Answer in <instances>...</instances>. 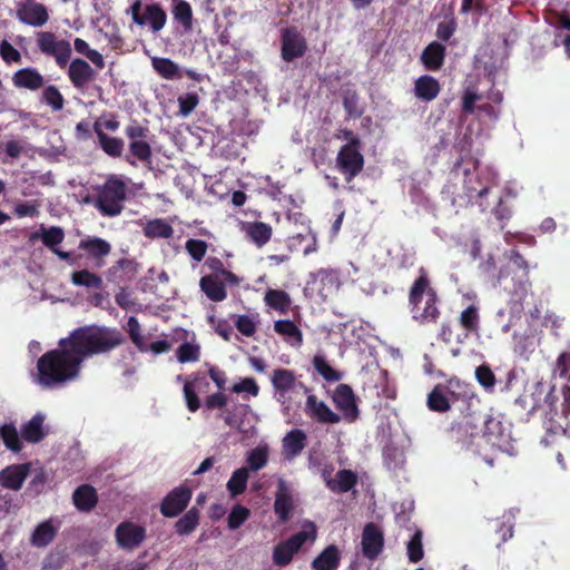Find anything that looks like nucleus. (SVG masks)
Masks as SVG:
<instances>
[{
  "mask_svg": "<svg viewBox=\"0 0 570 570\" xmlns=\"http://www.w3.org/2000/svg\"><path fill=\"white\" fill-rule=\"evenodd\" d=\"M232 392L234 393H248L253 396H257L259 393V386L253 377H245L239 383H236L232 386Z\"/></svg>",
  "mask_w": 570,
  "mask_h": 570,
  "instance_id": "63",
  "label": "nucleus"
},
{
  "mask_svg": "<svg viewBox=\"0 0 570 570\" xmlns=\"http://www.w3.org/2000/svg\"><path fill=\"white\" fill-rule=\"evenodd\" d=\"M199 102V97L196 92H188L178 97L179 112L183 116L190 115Z\"/></svg>",
  "mask_w": 570,
  "mask_h": 570,
  "instance_id": "61",
  "label": "nucleus"
},
{
  "mask_svg": "<svg viewBox=\"0 0 570 570\" xmlns=\"http://www.w3.org/2000/svg\"><path fill=\"white\" fill-rule=\"evenodd\" d=\"M426 405L429 410L438 413H445L451 409L443 384H436L428 394Z\"/></svg>",
  "mask_w": 570,
  "mask_h": 570,
  "instance_id": "45",
  "label": "nucleus"
},
{
  "mask_svg": "<svg viewBox=\"0 0 570 570\" xmlns=\"http://www.w3.org/2000/svg\"><path fill=\"white\" fill-rule=\"evenodd\" d=\"M144 235L147 238H170L174 234L173 226L163 218H155L148 220L144 226Z\"/></svg>",
  "mask_w": 570,
  "mask_h": 570,
  "instance_id": "40",
  "label": "nucleus"
},
{
  "mask_svg": "<svg viewBox=\"0 0 570 570\" xmlns=\"http://www.w3.org/2000/svg\"><path fill=\"white\" fill-rule=\"evenodd\" d=\"M309 530H302L288 539L281 541L274 547L273 550V562L278 567L288 566L294 556L298 553L306 541H314L316 539V527L313 522L308 524Z\"/></svg>",
  "mask_w": 570,
  "mask_h": 570,
  "instance_id": "6",
  "label": "nucleus"
},
{
  "mask_svg": "<svg viewBox=\"0 0 570 570\" xmlns=\"http://www.w3.org/2000/svg\"><path fill=\"white\" fill-rule=\"evenodd\" d=\"M45 415L36 413L28 422L21 426V438L28 443H39L42 441L47 432L43 426Z\"/></svg>",
  "mask_w": 570,
  "mask_h": 570,
  "instance_id": "32",
  "label": "nucleus"
},
{
  "mask_svg": "<svg viewBox=\"0 0 570 570\" xmlns=\"http://www.w3.org/2000/svg\"><path fill=\"white\" fill-rule=\"evenodd\" d=\"M558 396L554 386H550L543 382H537L524 389L515 401V407L519 409L520 415H531L541 411L547 419L549 414H557Z\"/></svg>",
  "mask_w": 570,
  "mask_h": 570,
  "instance_id": "4",
  "label": "nucleus"
},
{
  "mask_svg": "<svg viewBox=\"0 0 570 570\" xmlns=\"http://www.w3.org/2000/svg\"><path fill=\"white\" fill-rule=\"evenodd\" d=\"M180 363L196 362L199 358V347L190 343H183L177 350Z\"/></svg>",
  "mask_w": 570,
  "mask_h": 570,
  "instance_id": "60",
  "label": "nucleus"
},
{
  "mask_svg": "<svg viewBox=\"0 0 570 570\" xmlns=\"http://www.w3.org/2000/svg\"><path fill=\"white\" fill-rule=\"evenodd\" d=\"M127 326H128L127 330H128L129 337L132 341V343L136 345V347L140 352H147L148 346L145 342L144 336L141 335V328H140V324H139L137 317L130 316L128 318Z\"/></svg>",
  "mask_w": 570,
  "mask_h": 570,
  "instance_id": "56",
  "label": "nucleus"
},
{
  "mask_svg": "<svg viewBox=\"0 0 570 570\" xmlns=\"http://www.w3.org/2000/svg\"><path fill=\"white\" fill-rule=\"evenodd\" d=\"M264 302L268 307L281 313H287L292 303L291 296L287 292L273 288L266 291Z\"/></svg>",
  "mask_w": 570,
  "mask_h": 570,
  "instance_id": "42",
  "label": "nucleus"
},
{
  "mask_svg": "<svg viewBox=\"0 0 570 570\" xmlns=\"http://www.w3.org/2000/svg\"><path fill=\"white\" fill-rule=\"evenodd\" d=\"M274 331L285 337L292 340L293 345H301L303 343V334L298 326L291 320H278L274 323Z\"/></svg>",
  "mask_w": 570,
  "mask_h": 570,
  "instance_id": "47",
  "label": "nucleus"
},
{
  "mask_svg": "<svg viewBox=\"0 0 570 570\" xmlns=\"http://www.w3.org/2000/svg\"><path fill=\"white\" fill-rule=\"evenodd\" d=\"M205 266L212 271L210 274H217L218 277H223L227 284L232 286L239 285L240 278L232 271L225 268V265L220 258L209 256L205 261Z\"/></svg>",
  "mask_w": 570,
  "mask_h": 570,
  "instance_id": "49",
  "label": "nucleus"
},
{
  "mask_svg": "<svg viewBox=\"0 0 570 570\" xmlns=\"http://www.w3.org/2000/svg\"><path fill=\"white\" fill-rule=\"evenodd\" d=\"M271 383L278 401L285 399L286 394L293 391L296 385L303 386V383L297 382L294 371L281 367L273 370L271 373Z\"/></svg>",
  "mask_w": 570,
  "mask_h": 570,
  "instance_id": "21",
  "label": "nucleus"
},
{
  "mask_svg": "<svg viewBox=\"0 0 570 570\" xmlns=\"http://www.w3.org/2000/svg\"><path fill=\"white\" fill-rule=\"evenodd\" d=\"M202 382H204L205 386L209 385L205 377H196L193 381H186L184 384V399L188 411L191 413L197 412L202 406L200 400L197 395V390H199Z\"/></svg>",
  "mask_w": 570,
  "mask_h": 570,
  "instance_id": "39",
  "label": "nucleus"
},
{
  "mask_svg": "<svg viewBox=\"0 0 570 570\" xmlns=\"http://www.w3.org/2000/svg\"><path fill=\"white\" fill-rule=\"evenodd\" d=\"M42 101L50 106L53 111H60L65 105L63 96L53 85L47 86L43 89Z\"/></svg>",
  "mask_w": 570,
  "mask_h": 570,
  "instance_id": "55",
  "label": "nucleus"
},
{
  "mask_svg": "<svg viewBox=\"0 0 570 570\" xmlns=\"http://www.w3.org/2000/svg\"><path fill=\"white\" fill-rule=\"evenodd\" d=\"M124 334L115 327L85 325L59 340L58 347L37 361L35 381L43 389H55L78 379L87 357L106 354L125 343Z\"/></svg>",
  "mask_w": 570,
  "mask_h": 570,
  "instance_id": "1",
  "label": "nucleus"
},
{
  "mask_svg": "<svg viewBox=\"0 0 570 570\" xmlns=\"http://www.w3.org/2000/svg\"><path fill=\"white\" fill-rule=\"evenodd\" d=\"M445 55V47L439 41H432L422 51L421 61L426 70L438 71L444 63Z\"/></svg>",
  "mask_w": 570,
  "mask_h": 570,
  "instance_id": "31",
  "label": "nucleus"
},
{
  "mask_svg": "<svg viewBox=\"0 0 570 570\" xmlns=\"http://www.w3.org/2000/svg\"><path fill=\"white\" fill-rule=\"evenodd\" d=\"M307 51L304 36L295 27H287L281 31V57L285 62L302 58Z\"/></svg>",
  "mask_w": 570,
  "mask_h": 570,
  "instance_id": "11",
  "label": "nucleus"
},
{
  "mask_svg": "<svg viewBox=\"0 0 570 570\" xmlns=\"http://www.w3.org/2000/svg\"><path fill=\"white\" fill-rule=\"evenodd\" d=\"M57 532L58 528L52 524L51 520L43 521L33 530L30 542L33 547L45 548L53 541Z\"/></svg>",
  "mask_w": 570,
  "mask_h": 570,
  "instance_id": "37",
  "label": "nucleus"
},
{
  "mask_svg": "<svg viewBox=\"0 0 570 570\" xmlns=\"http://www.w3.org/2000/svg\"><path fill=\"white\" fill-rule=\"evenodd\" d=\"M456 30V21L454 18L443 20L438 23L436 37L442 41H449Z\"/></svg>",
  "mask_w": 570,
  "mask_h": 570,
  "instance_id": "62",
  "label": "nucleus"
},
{
  "mask_svg": "<svg viewBox=\"0 0 570 570\" xmlns=\"http://www.w3.org/2000/svg\"><path fill=\"white\" fill-rule=\"evenodd\" d=\"M362 147L342 146L336 155L335 167L351 183L363 169L365 159L361 153Z\"/></svg>",
  "mask_w": 570,
  "mask_h": 570,
  "instance_id": "9",
  "label": "nucleus"
},
{
  "mask_svg": "<svg viewBox=\"0 0 570 570\" xmlns=\"http://www.w3.org/2000/svg\"><path fill=\"white\" fill-rule=\"evenodd\" d=\"M68 77L76 89L82 90L96 78V71L86 60L76 58L69 65Z\"/></svg>",
  "mask_w": 570,
  "mask_h": 570,
  "instance_id": "22",
  "label": "nucleus"
},
{
  "mask_svg": "<svg viewBox=\"0 0 570 570\" xmlns=\"http://www.w3.org/2000/svg\"><path fill=\"white\" fill-rule=\"evenodd\" d=\"M295 505L296 502L291 488L284 479H279L273 509L281 523H286L291 520Z\"/></svg>",
  "mask_w": 570,
  "mask_h": 570,
  "instance_id": "17",
  "label": "nucleus"
},
{
  "mask_svg": "<svg viewBox=\"0 0 570 570\" xmlns=\"http://www.w3.org/2000/svg\"><path fill=\"white\" fill-rule=\"evenodd\" d=\"M128 191L121 176L110 175L102 185L96 187L94 206L104 217L119 216L125 209Z\"/></svg>",
  "mask_w": 570,
  "mask_h": 570,
  "instance_id": "3",
  "label": "nucleus"
},
{
  "mask_svg": "<svg viewBox=\"0 0 570 570\" xmlns=\"http://www.w3.org/2000/svg\"><path fill=\"white\" fill-rule=\"evenodd\" d=\"M362 552L370 560H375L384 547V535L377 524L370 522L365 524L362 533Z\"/></svg>",
  "mask_w": 570,
  "mask_h": 570,
  "instance_id": "18",
  "label": "nucleus"
},
{
  "mask_svg": "<svg viewBox=\"0 0 570 570\" xmlns=\"http://www.w3.org/2000/svg\"><path fill=\"white\" fill-rule=\"evenodd\" d=\"M188 255L197 263L202 262L207 253L208 245L203 239L189 238L185 244Z\"/></svg>",
  "mask_w": 570,
  "mask_h": 570,
  "instance_id": "58",
  "label": "nucleus"
},
{
  "mask_svg": "<svg viewBox=\"0 0 570 570\" xmlns=\"http://www.w3.org/2000/svg\"><path fill=\"white\" fill-rule=\"evenodd\" d=\"M475 420L480 421L484 426L482 435H481L482 441L484 443L491 445L493 451H495V452L501 451L504 445V442H505V435H504V429L502 426V422L494 417L485 419L481 414L476 413L474 417H469V421H470L469 425L476 426V424L474 423Z\"/></svg>",
  "mask_w": 570,
  "mask_h": 570,
  "instance_id": "15",
  "label": "nucleus"
},
{
  "mask_svg": "<svg viewBox=\"0 0 570 570\" xmlns=\"http://www.w3.org/2000/svg\"><path fill=\"white\" fill-rule=\"evenodd\" d=\"M226 285L228 284L223 277H218L217 274L204 275L199 281L200 291L209 301L215 303L223 302L227 298Z\"/></svg>",
  "mask_w": 570,
  "mask_h": 570,
  "instance_id": "24",
  "label": "nucleus"
},
{
  "mask_svg": "<svg viewBox=\"0 0 570 570\" xmlns=\"http://www.w3.org/2000/svg\"><path fill=\"white\" fill-rule=\"evenodd\" d=\"M151 66L164 79L173 80L181 78L178 65L169 58L154 57L151 58Z\"/></svg>",
  "mask_w": 570,
  "mask_h": 570,
  "instance_id": "43",
  "label": "nucleus"
},
{
  "mask_svg": "<svg viewBox=\"0 0 570 570\" xmlns=\"http://www.w3.org/2000/svg\"><path fill=\"white\" fill-rule=\"evenodd\" d=\"M342 104L347 117L351 119L360 118L364 109L360 106V96L353 88H343L341 91Z\"/></svg>",
  "mask_w": 570,
  "mask_h": 570,
  "instance_id": "41",
  "label": "nucleus"
},
{
  "mask_svg": "<svg viewBox=\"0 0 570 570\" xmlns=\"http://www.w3.org/2000/svg\"><path fill=\"white\" fill-rule=\"evenodd\" d=\"M12 83L17 88L37 91L43 87L45 78L37 69L27 67L13 73Z\"/></svg>",
  "mask_w": 570,
  "mask_h": 570,
  "instance_id": "27",
  "label": "nucleus"
},
{
  "mask_svg": "<svg viewBox=\"0 0 570 570\" xmlns=\"http://www.w3.org/2000/svg\"><path fill=\"white\" fill-rule=\"evenodd\" d=\"M439 296L436 291L431 286L428 274L421 271V274L415 278L409 292V305L412 313V318L423 324H435L441 316L439 308Z\"/></svg>",
  "mask_w": 570,
  "mask_h": 570,
  "instance_id": "2",
  "label": "nucleus"
},
{
  "mask_svg": "<svg viewBox=\"0 0 570 570\" xmlns=\"http://www.w3.org/2000/svg\"><path fill=\"white\" fill-rule=\"evenodd\" d=\"M307 435L303 430L293 429L282 440L283 456L293 460L298 456L306 446Z\"/></svg>",
  "mask_w": 570,
  "mask_h": 570,
  "instance_id": "25",
  "label": "nucleus"
},
{
  "mask_svg": "<svg viewBox=\"0 0 570 570\" xmlns=\"http://www.w3.org/2000/svg\"><path fill=\"white\" fill-rule=\"evenodd\" d=\"M441 91V85L434 77L422 75L414 81V96L424 102L433 101Z\"/></svg>",
  "mask_w": 570,
  "mask_h": 570,
  "instance_id": "28",
  "label": "nucleus"
},
{
  "mask_svg": "<svg viewBox=\"0 0 570 570\" xmlns=\"http://www.w3.org/2000/svg\"><path fill=\"white\" fill-rule=\"evenodd\" d=\"M305 413L321 424H337L341 422V415L333 412L325 402L318 400L314 394L306 397Z\"/></svg>",
  "mask_w": 570,
  "mask_h": 570,
  "instance_id": "19",
  "label": "nucleus"
},
{
  "mask_svg": "<svg viewBox=\"0 0 570 570\" xmlns=\"http://www.w3.org/2000/svg\"><path fill=\"white\" fill-rule=\"evenodd\" d=\"M459 324L463 330V334H458L455 341L463 343L471 334H478L480 330V308L475 304H470L459 315Z\"/></svg>",
  "mask_w": 570,
  "mask_h": 570,
  "instance_id": "23",
  "label": "nucleus"
},
{
  "mask_svg": "<svg viewBox=\"0 0 570 570\" xmlns=\"http://www.w3.org/2000/svg\"><path fill=\"white\" fill-rule=\"evenodd\" d=\"M406 552L410 562L416 563L421 561L424 557L423 544H422V531L416 530L414 534L411 537L410 541L406 544Z\"/></svg>",
  "mask_w": 570,
  "mask_h": 570,
  "instance_id": "53",
  "label": "nucleus"
},
{
  "mask_svg": "<svg viewBox=\"0 0 570 570\" xmlns=\"http://www.w3.org/2000/svg\"><path fill=\"white\" fill-rule=\"evenodd\" d=\"M250 515V511L248 508L236 504L230 510L227 517V525L230 530L238 529Z\"/></svg>",
  "mask_w": 570,
  "mask_h": 570,
  "instance_id": "57",
  "label": "nucleus"
},
{
  "mask_svg": "<svg viewBox=\"0 0 570 570\" xmlns=\"http://www.w3.org/2000/svg\"><path fill=\"white\" fill-rule=\"evenodd\" d=\"M313 366L327 382H337L342 379V373L333 368L323 356H314Z\"/></svg>",
  "mask_w": 570,
  "mask_h": 570,
  "instance_id": "52",
  "label": "nucleus"
},
{
  "mask_svg": "<svg viewBox=\"0 0 570 570\" xmlns=\"http://www.w3.org/2000/svg\"><path fill=\"white\" fill-rule=\"evenodd\" d=\"M554 374L570 381V353L562 352L556 362Z\"/></svg>",
  "mask_w": 570,
  "mask_h": 570,
  "instance_id": "64",
  "label": "nucleus"
},
{
  "mask_svg": "<svg viewBox=\"0 0 570 570\" xmlns=\"http://www.w3.org/2000/svg\"><path fill=\"white\" fill-rule=\"evenodd\" d=\"M79 248L85 250L91 258L96 259V266L104 265L102 258L108 256L111 252V245L97 236H89L79 243Z\"/></svg>",
  "mask_w": 570,
  "mask_h": 570,
  "instance_id": "26",
  "label": "nucleus"
},
{
  "mask_svg": "<svg viewBox=\"0 0 570 570\" xmlns=\"http://www.w3.org/2000/svg\"><path fill=\"white\" fill-rule=\"evenodd\" d=\"M173 17L186 31L193 29V9L186 0H173Z\"/></svg>",
  "mask_w": 570,
  "mask_h": 570,
  "instance_id": "48",
  "label": "nucleus"
},
{
  "mask_svg": "<svg viewBox=\"0 0 570 570\" xmlns=\"http://www.w3.org/2000/svg\"><path fill=\"white\" fill-rule=\"evenodd\" d=\"M546 434L541 439L544 446L561 445L566 438H570V414L552 412L544 421Z\"/></svg>",
  "mask_w": 570,
  "mask_h": 570,
  "instance_id": "10",
  "label": "nucleus"
},
{
  "mask_svg": "<svg viewBox=\"0 0 570 570\" xmlns=\"http://www.w3.org/2000/svg\"><path fill=\"white\" fill-rule=\"evenodd\" d=\"M475 379L487 392L492 393L494 391L497 380L488 364H481L475 368Z\"/></svg>",
  "mask_w": 570,
  "mask_h": 570,
  "instance_id": "54",
  "label": "nucleus"
},
{
  "mask_svg": "<svg viewBox=\"0 0 570 570\" xmlns=\"http://www.w3.org/2000/svg\"><path fill=\"white\" fill-rule=\"evenodd\" d=\"M36 42L42 55L53 58L61 69L67 67L72 53L69 41L58 39L51 31H39L36 35Z\"/></svg>",
  "mask_w": 570,
  "mask_h": 570,
  "instance_id": "7",
  "label": "nucleus"
},
{
  "mask_svg": "<svg viewBox=\"0 0 570 570\" xmlns=\"http://www.w3.org/2000/svg\"><path fill=\"white\" fill-rule=\"evenodd\" d=\"M125 135L129 139V154L126 156V161L132 166L136 165L137 160L150 165L153 151L150 144L147 141L149 128L142 126L137 119H131L125 128Z\"/></svg>",
  "mask_w": 570,
  "mask_h": 570,
  "instance_id": "5",
  "label": "nucleus"
},
{
  "mask_svg": "<svg viewBox=\"0 0 570 570\" xmlns=\"http://www.w3.org/2000/svg\"><path fill=\"white\" fill-rule=\"evenodd\" d=\"M249 478L248 469L240 468L233 472L226 487L232 498H236L245 492Z\"/></svg>",
  "mask_w": 570,
  "mask_h": 570,
  "instance_id": "51",
  "label": "nucleus"
},
{
  "mask_svg": "<svg viewBox=\"0 0 570 570\" xmlns=\"http://www.w3.org/2000/svg\"><path fill=\"white\" fill-rule=\"evenodd\" d=\"M71 283L90 289H102L104 286L102 278L88 269L73 272L71 274Z\"/></svg>",
  "mask_w": 570,
  "mask_h": 570,
  "instance_id": "50",
  "label": "nucleus"
},
{
  "mask_svg": "<svg viewBox=\"0 0 570 570\" xmlns=\"http://www.w3.org/2000/svg\"><path fill=\"white\" fill-rule=\"evenodd\" d=\"M38 237L41 238L45 246L52 250L63 242L65 232L59 226H51L50 228L41 226L40 230L33 233L31 236L32 239H36Z\"/></svg>",
  "mask_w": 570,
  "mask_h": 570,
  "instance_id": "46",
  "label": "nucleus"
},
{
  "mask_svg": "<svg viewBox=\"0 0 570 570\" xmlns=\"http://www.w3.org/2000/svg\"><path fill=\"white\" fill-rule=\"evenodd\" d=\"M72 500L79 511L89 512L97 505L98 494L92 485L82 484L75 490Z\"/></svg>",
  "mask_w": 570,
  "mask_h": 570,
  "instance_id": "33",
  "label": "nucleus"
},
{
  "mask_svg": "<svg viewBox=\"0 0 570 570\" xmlns=\"http://www.w3.org/2000/svg\"><path fill=\"white\" fill-rule=\"evenodd\" d=\"M17 18L31 27H42L49 20L48 8L35 0H21L17 6Z\"/></svg>",
  "mask_w": 570,
  "mask_h": 570,
  "instance_id": "14",
  "label": "nucleus"
},
{
  "mask_svg": "<svg viewBox=\"0 0 570 570\" xmlns=\"http://www.w3.org/2000/svg\"><path fill=\"white\" fill-rule=\"evenodd\" d=\"M193 492L185 484L174 488L161 501L160 513L165 518L178 517L188 507Z\"/></svg>",
  "mask_w": 570,
  "mask_h": 570,
  "instance_id": "12",
  "label": "nucleus"
},
{
  "mask_svg": "<svg viewBox=\"0 0 570 570\" xmlns=\"http://www.w3.org/2000/svg\"><path fill=\"white\" fill-rule=\"evenodd\" d=\"M443 389L451 406L459 401L466 404L462 413L464 414L465 424H470L469 417H474L476 414L473 406L474 404H480V400L475 396L473 387L459 379H450L443 384Z\"/></svg>",
  "mask_w": 570,
  "mask_h": 570,
  "instance_id": "8",
  "label": "nucleus"
},
{
  "mask_svg": "<svg viewBox=\"0 0 570 570\" xmlns=\"http://www.w3.org/2000/svg\"><path fill=\"white\" fill-rule=\"evenodd\" d=\"M142 20V26L148 24L150 30L156 33L166 26L167 13L160 3H150L145 6Z\"/></svg>",
  "mask_w": 570,
  "mask_h": 570,
  "instance_id": "34",
  "label": "nucleus"
},
{
  "mask_svg": "<svg viewBox=\"0 0 570 570\" xmlns=\"http://www.w3.org/2000/svg\"><path fill=\"white\" fill-rule=\"evenodd\" d=\"M244 230L247 238L258 247L267 244L273 234L272 226L264 222L247 223Z\"/></svg>",
  "mask_w": 570,
  "mask_h": 570,
  "instance_id": "36",
  "label": "nucleus"
},
{
  "mask_svg": "<svg viewBox=\"0 0 570 570\" xmlns=\"http://www.w3.org/2000/svg\"><path fill=\"white\" fill-rule=\"evenodd\" d=\"M0 438L4 446L13 453H19L23 448L21 433L19 434L13 423H4L1 425Z\"/></svg>",
  "mask_w": 570,
  "mask_h": 570,
  "instance_id": "44",
  "label": "nucleus"
},
{
  "mask_svg": "<svg viewBox=\"0 0 570 570\" xmlns=\"http://www.w3.org/2000/svg\"><path fill=\"white\" fill-rule=\"evenodd\" d=\"M268 460L267 450L264 448H256L252 450L247 455V463L254 471L263 469Z\"/></svg>",
  "mask_w": 570,
  "mask_h": 570,
  "instance_id": "59",
  "label": "nucleus"
},
{
  "mask_svg": "<svg viewBox=\"0 0 570 570\" xmlns=\"http://www.w3.org/2000/svg\"><path fill=\"white\" fill-rule=\"evenodd\" d=\"M92 129L97 135L100 148L106 155L112 158H118L122 155L125 142L121 138L108 136L99 121H95Z\"/></svg>",
  "mask_w": 570,
  "mask_h": 570,
  "instance_id": "30",
  "label": "nucleus"
},
{
  "mask_svg": "<svg viewBox=\"0 0 570 570\" xmlns=\"http://www.w3.org/2000/svg\"><path fill=\"white\" fill-rule=\"evenodd\" d=\"M30 470V462L6 466L0 471V485L9 490L19 491L28 478Z\"/></svg>",
  "mask_w": 570,
  "mask_h": 570,
  "instance_id": "20",
  "label": "nucleus"
},
{
  "mask_svg": "<svg viewBox=\"0 0 570 570\" xmlns=\"http://www.w3.org/2000/svg\"><path fill=\"white\" fill-rule=\"evenodd\" d=\"M342 552L336 544L324 548L311 563L312 570H337L341 564Z\"/></svg>",
  "mask_w": 570,
  "mask_h": 570,
  "instance_id": "29",
  "label": "nucleus"
},
{
  "mask_svg": "<svg viewBox=\"0 0 570 570\" xmlns=\"http://www.w3.org/2000/svg\"><path fill=\"white\" fill-rule=\"evenodd\" d=\"M117 544L126 551H132L141 546L146 539V529L131 521L119 523L115 530Z\"/></svg>",
  "mask_w": 570,
  "mask_h": 570,
  "instance_id": "13",
  "label": "nucleus"
},
{
  "mask_svg": "<svg viewBox=\"0 0 570 570\" xmlns=\"http://www.w3.org/2000/svg\"><path fill=\"white\" fill-rule=\"evenodd\" d=\"M357 474L348 469L340 470L336 479H326V487L336 493H346L357 484Z\"/></svg>",
  "mask_w": 570,
  "mask_h": 570,
  "instance_id": "35",
  "label": "nucleus"
},
{
  "mask_svg": "<svg viewBox=\"0 0 570 570\" xmlns=\"http://www.w3.org/2000/svg\"><path fill=\"white\" fill-rule=\"evenodd\" d=\"M333 402L347 422H355L358 419L360 411L356 396L350 385L338 384L334 391Z\"/></svg>",
  "mask_w": 570,
  "mask_h": 570,
  "instance_id": "16",
  "label": "nucleus"
},
{
  "mask_svg": "<svg viewBox=\"0 0 570 570\" xmlns=\"http://www.w3.org/2000/svg\"><path fill=\"white\" fill-rule=\"evenodd\" d=\"M200 521V510L197 507H191L185 514H183L174 524L175 532L178 535L191 534Z\"/></svg>",
  "mask_w": 570,
  "mask_h": 570,
  "instance_id": "38",
  "label": "nucleus"
}]
</instances>
